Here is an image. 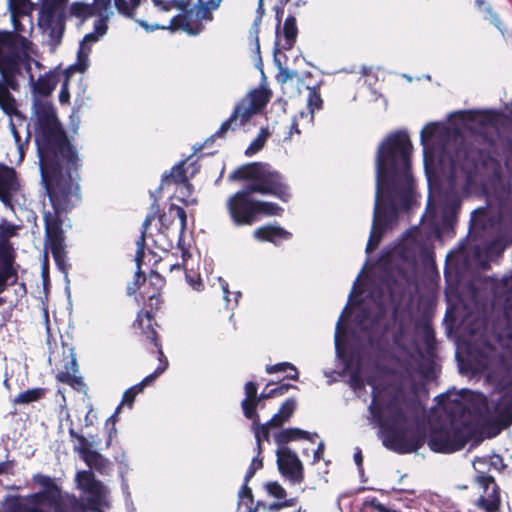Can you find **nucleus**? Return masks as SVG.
I'll use <instances>...</instances> for the list:
<instances>
[{"label": "nucleus", "instance_id": "58", "mask_svg": "<svg viewBox=\"0 0 512 512\" xmlns=\"http://www.w3.org/2000/svg\"><path fill=\"white\" fill-rule=\"evenodd\" d=\"M144 256H145V250H143L142 248L136 250V255H135V261L137 264L136 272L142 273L141 264L143 262Z\"/></svg>", "mask_w": 512, "mask_h": 512}, {"label": "nucleus", "instance_id": "25", "mask_svg": "<svg viewBox=\"0 0 512 512\" xmlns=\"http://www.w3.org/2000/svg\"><path fill=\"white\" fill-rule=\"evenodd\" d=\"M374 310L375 311L373 313H371L367 308L362 310L359 315L362 329L374 331L377 326H379L381 320L385 316V307L383 304H376Z\"/></svg>", "mask_w": 512, "mask_h": 512}, {"label": "nucleus", "instance_id": "50", "mask_svg": "<svg viewBox=\"0 0 512 512\" xmlns=\"http://www.w3.org/2000/svg\"><path fill=\"white\" fill-rule=\"evenodd\" d=\"M291 388H296L294 385L288 383L278 384L276 387L272 388V392L274 393V397L281 396L287 393Z\"/></svg>", "mask_w": 512, "mask_h": 512}, {"label": "nucleus", "instance_id": "15", "mask_svg": "<svg viewBox=\"0 0 512 512\" xmlns=\"http://www.w3.org/2000/svg\"><path fill=\"white\" fill-rule=\"evenodd\" d=\"M80 167L78 152L66 136V212L81 202Z\"/></svg>", "mask_w": 512, "mask_h": 512}, {"label": "nucleus", "instance_id": "39", "mask_svg": "<svg viewBox=\"0 0 512 512\" xmlns=\"http://www.w3.org/2000/svg\"><path fill=\"white\" fill-rule=\"evenodd\" d=\"M288 369L292 370L294 373L287 375L286 377L291 380H298L299 374H298L296 367L293 364L288 363V362L277 363L275 365H268L266 367V372L268 374H273V373H277V372H285Z\"/></svg>", "mask_w": 512, "mask_h": 512}, {"label": "nucleus", "instance_id": "55", "mask_svg": "<svg viewBox=\"0 0 512 512\" xmlns=\"http://www.w3.org/2000/svg\"><path fill=\"white\" fill-rule=\"evenodd\" d=\"M107 432V441H106V447H110L112 444L113 438L117 435V429L116 426L109 425L108 427H105Z\"/></svg>", "mask_w": 512, "mask_h": 512}, {"label": "nucleus", "instance_id": "57", "mask_svg": "<svg viewBox=\"0 0 512 512\" xmlns=\"http://www.w3.org/2000/svg\"><path fill=\"white\" fill-rule=\"evenodd\" d=\"M274 397V393L272 392V389L270 390H267V388L264 389V391H262V393L258 396H256V399H254L255 403H256V407L260 404V402L263 400V399H269V398H273Z\"/></svg>", "mask_w": 512, "mask_h": 512}, {"label": "nucleus", "instance_id": "36", "mask_svg": "<svg viewBox=\"0 0 512 512\" xmlns=\"http://www.w3.org/2000/svg\"><path fill=\"white\" fill-rule=\"evenodd\" d=\"M487 219V210L484 207L478 208L471 213L469 224V235H472L479 229L485 228Z\"/></svg>", "mask_w": 512, "mask_h": 512}, {"label": "nucleus", "instance_id": "42", "mask_svg": "<svg viewBox=\"0 0 512 512\" xmlns=\"http://www.w3.org/2000/svg\"><path fill=\"white\" fill-rule=\"evenodd\" d=\"M263 467V460L261 457H258V456H255L251 463H250V466L248 467L247 471H246V474H245V477H244V481L245 482H249L255 475V473L260 470L261 468Z\"/></svg>", "mask_w": 512, "mask_h": 512}, {"label": "nucleus", "instance_id": "26", "mask_svg": "<svg viewBox=\"0 0 512 512\" xmlns=\"http://www.w3.org/2000/svg\"><path fill=\"white\" fill-rule=\"evenodd\" d=\"M70 371H66V385L78 392L87 393L88 387L79 374L78 364L73 349L70 350Z\"/></svg>", "mask_w": 512, "mask_h": 512}, {"label": "nucleus", "instance_id": "46", "mask_svg": "<svg viewBox=\"0 0 512 512\" xmlns=\"http://www.w3.org/2000/svg\"><path fill=\"white\" fill-rule=\"evenodd\" d=\"M169 210L176 212V215H177V217L180 220L181 232H183L185 230V228H186V223H187V215H186L185 209L180 207V206H178V205L172 204L170 206Z\"/></svg>", "mask_w": 512, "mask_h": 512}, {"label": "nucleus", "instance_id": "62", "mask_svg": "<svg viewBox=\"0 0 512 512\" xmlns=\"http://www.w3.org/2000/svg\"><path fill=\"white\" fill-rule=\"evenodd\" d=\"M354 461H355L356 465L358 466V468L362 469L363 456H362L361 449L359 447L355 448Z\"/></svg>", "mask_w": 512, "mask_h": 512}, {"label": "nucleus", "instance_id": "59", "mask_svg": "<svg viewBox=\"0 0 512 512\" xmlns=\"http://www.w3.org/2000/svg\"><path fill=\"white\" fill-rule=\"evenodd\" d=\"M96 418V415L95 413H93V409L90 408L84 415V422H85V426L88 427V426H91L93 425L94 423V419Z\"/></svg>", "mask_w": 512, "mask_h": 512}, {"label": "nucleus", "instance_id": "34", "mask_svg": "<svg viewBox=\"0 0 512 512\" xmlns=\"http://www.w3.org/2000/svg\"><path fill=\"white\" fill-rule=\"evenodd\" d=\"M283 212V208L274 202L257 200L256 217L257 221L261 216H279Z\"/></svg>", "mask_w": 512, "mask_h": 512}, {"label": "nucleus", "instance_id": "18", "mask_svg": "<svg viewBox=\"0 0 512 512\" xmlns=\"http://www.w3.org/2000/svg\"><path fill=\"white\" fill-rule=\"evenodd\" d=\"M16 253L8 241L0 242V294L3 293L8 285L17 282L18 273L15 264ZM3 303L0 299V305Z\"/></svg>", "mask_w": 512, "mask_h": 512}, {"label": "nucleus", "instance_id": "8", "mask_svg": "<svg viewBox=\"0 0 512 512\" xmlns=\"http://www.w3.org/2000/svg\"><path fill=\"white\" fill-rule=\"evenodd\" d=\"M34 480L42 489L27 496H8L4 512H64L61 486L42 474L35 475Z\"/></svg>", "mask_w": 512, "mask_h": 512}, {"label": "nucleus", "instance_id": "19", "mask_svg": "<svg viewBox=\"0 0 512 512\" xmlns=\"http://www.w3.org/2000/svg\"><path fill=\"white\" fill-rule=\"evenodd\" d=\"M277 465L280 473L293 483L303 481V467L297 454L289 447H281L276 451Z\"/></svg>", "mask_w": 512, "mask_h": 512}, {"label": "nucleus", "instance_id": "30", "mask_svg": "<svg viewBox=\"0 0 512 512\" xmlns=\"http://www.w3.org/2000/svg\"><path fill=\"white\" fill-rule=\"evenodd\" d=\"M296 409V401L294 398H288L281 405L279 411L273 415L270 419V423H275L276 426L280 427L287 422L293 415Z\"/></svg>", "mask_w": 512, "mask_h": 512}, {"label": "nucleus", "instance_id": "63", "mask_svg": "<svg viewBox=\"0 0 512 512\" xmlns=\"http://www.w3.org/2000/svg\"><path fill=\"white\" fill-rule=\"evenodd\" d=\"M153 219H154L153 215L146 216L145 220L142 223V231L141 232L146 233V231L148 230L149 226L151 225V222Z\"/></svg>", "mask_w": 512, "mask_h": 512}, {"label": "nucleus", "instance_id": "43", "mask_svg": "<svg viewBox=\"0 0 512 512\" xmlns=\"http://www.w3.org/2000/svg\"><path fill=\"white\" fill-rule=\"evenodd\" d=\"M364 510L367 508H371L377 512H395L396 510H391L384 506L382 503L378 501L376 497L367 498L363 502Z\"/></svg>", "mask_w": 512, "mask_h": 512}, {"label": "nucleus", "instance_id": "40", "mask_svg": "<svg viewBox=\"0 0 512 512\" xmlns=\"http://www.w3.org/2000/svg\"><path fill=\"white\" fill-rule=\"evenodd\" d=\"M268 138V132L264 129L260 131L258 136L251 142V144L246 148L245 155L252 156L259 152L265 145V142Z\"/></svg>", "mask_w": 512, "mask_h": 512}, {"label": "nucleus", "instance_id": "13", "mask_svg": "<svg viewBox=\"0 0 512 512\" xmlns=\"http://www.w3.org/2000/svg\"><path fill=\"white\" fill-rule=\"evenodd\" d=\"M69 435L73 442L74 450L90 470L93 469L101 475H109L111 473L113 468L112 462L98 451L92 449V442L88 441L82 434H78L73 424L69 428Z\"/></svg>", "mask_w": 512, "mask_h": 512}, {"label": "nucleus", "instance_id": "29", "mask_svg": "<svg viewBox=\"0 0 512 512\" xmlns=\"http://www.w3.org/2000/svg\"><path fill=\"white\" fill-rule=\"evenodd\" d=\"M298 29L296 25V18L293 15H288L283 24V42L279 40V45L284 50H289L293 47Z\"/></svg>", "mask_w": 512, "mask_h": 512}, {"label": "nucleus", "instance_id": "11", "mask_svg": "<svg viewBox=\"0 0 512 512\" xmlns=\"http://www.w3.org/2000/svg\"><path fill=\"white\" fill-rule=\"evenodd\" d=\"M75 483L76 488L87 495L86 502L66 493V512H100L99 506L107 493L102 482L95 479L91 470H81L76 473Z\"/></svg>", "mask_w": 512, "mask_h": 512}, {"label": "nucleus", "instance_id": "47", "mask_svg": "<svg viewBox=\"0 0 512 512\" xmlns=\"http://www.w3.org/2000/svg\"><path fill=\"white\" fill-rule=\"evenodd\" d=\"M17 227L11 223L4 221L0 224V235L2 237H12L16 234Z\"/></svg>", "mask_w": 512, "mask_h": 512}, {"label": "nucleus", "instance_id": "16", "mask_svg": "<svg viewBox=\"0 0 512 512\" xmlns=\"http://www.w3.org/2000/svg\"><path fill=\"white\" fill-rule=\"evenodd\" d=\"M39 24L60 39L64 33V0H42Z\"/></svg>", "mask_w": 512, "mask_h": 512}, {"label": "nucleus", "instance_id": "52", "mask_svg": "<svg viewBox=\"0 0 512 512\" xmlns=\"http://www.w3.org/2000/svg\"><path fill=\"white\" fill-rule=\"evenodd\" d=\"M69 124L73 133H76L79 128L80 117L75 110L69 116Z\"/></svg>", "mask_w": 512, "mask_h": 512}, {"label": "nucleus", "instance_id": "12", "mask_svg": "<svg viewBox=\"0 0 512 512\" xmlns=\"http://www.w3.org/2000/svg\"><path fill=\"white\" fill-rule=\"evenodd\" d=\"M134 327L141 328L145 340L153 346L151 353H157L159 365L155 371L146 376L140 383L130 387L138 395L141 393L146 385L154 381L159 375H161L168 367V360L165 357L161 344L157 337V332L151 328V314L148 311H140L137 314V318L133 323Z\"/></svg>", "mask_w": 512, "mask_h": 512}, {"label": "nucleus", "instance_id": "1", "mask_svg": "<svg viewBox=\"0 0 512 512\" xmlns=\"http://www.w3.org/2000/svg\"><path fill=\"white\" fill-rule=\"evenodd\" d=\"M26 40L25 58L14 77L25 68L29 74L32 92V119L39 160L41 184L48 196L51 210L44 212L46 247L55 258L60 271L64 272V236L62 214L64 212V127L54 105L47 99L58 83L55 72L49 71L35 81L31 74V42ZM16 81V79L14 78Z\"/></svg>", "mask_w": 512, "mask_h": 512}, {"label": "nucleus", "instance_id": "53", "mask_svg": "<svg viewBox=\"0 0 512 512\" xmlns=\"http://www.w3.org/2000/svg\"><path fill=\"white\" fill-rule=\"evenodd\" d=\"M433 132H434V128L430 125H427L422 129L420 138H421V143L424 146V150H426L425 142H426L427 138H429L433 135Z\"/></svg>", "mask_w": 512, "mask_h": 512}, {"label": "nucleus", "instance_id": "51", "mask_svg": "<svg viewBox=\"0 0 512 512\" xmlns=\"http://www.w3.org/2000/svg\"><path fill=\"white\" fill-rule=\"evenodd\" d=\"M263 14H264L263 0H259L258 8H257V17H256V19L254 20V23H253V29H254L256 34L259 31V25H260V22H261Z\"/></svg>", "mask_w": 512, "mask_h": 512}, {"label": "nucleus", "instance_id": "45", "mask_svg": "<svg viewBox=\"0 0 512 512\" xmlns=\"http://www.w3.org/2000/svg\"><path fill=\"white\" fill-rule=\"evenodd\" d=\"M322 106V99L320 94L315 89L309 90L308 96V107L311 113L314 112L315 109H320Z\"/></svg>", "mask_w": 512, "mask_h": 512}, {"label": "nucleus", "instance_id": "28", "mask_svg": "<svg viewBox=\"0 0 512 512\" xmlns=\"http://www.w3.org/2000/svg\"><path fill=\"white\" fill-rule=\"evenodd\" d=\"M245 398L241 401L243 414L246 418L256 417V403L254 399L257 396V385L253 381H248L244 387Z\"/></svg>", "mask_w": 512, "mask_h": 512}, {"label": "nucleus", "instance_id": "7", "mask_svg": "<svg viewBox=\"0 0 512 512\" xmlns=\"http://www.w3.org/2000/svg\"><path fill=\"white\" fill-rule=\"evenodd\" d=\"M155 7L167 12L172 9L181 10L182 13L174 16L168 26H149L144 20H135L146 31L156 29L183 30L190 35H198L205 29V24L212 22L215 11L210 5V0H152Z\"/></svg>", "mask_w": 512, "mask_h": 512}, {"label": "nucleus", "instance_id": "17", "mask_svg": "<svg viewBox=\"0 0 512 512\" xmlns=\"http://www.w3.org/2000/svg\"><path fill=\"white\" fill-rule=\"evenodd\" d=\"M460 248L464 250L467 262L483 270L489 268L490 261L499 256L503 250L500 241L496 239L475 242L469 249L461 243Z\"/></svg>", "mask_w": 512, "mask_h": 512}, {"label": "nucleus", "instance_id": "9", "mask_svg": "<svg viewBox=\"0 0 512 512\" xmlns=\"http://www.w3.org/2000/svg\"><path fill=\"white\" fill-rule=\"evenodd\" d=\"M465 405V401L458 402L455 400L454 410L460 412V417H453L448 424L431 431L428 438L429 448L437 453H453L461 450L470 440L474 431L472 417L466 418L468 411L463 412L461 406Z\"/></svg>", "mask_w": 512, "mask_h": 512}, {"label": "nucleus", "instance_id": "64", "mask_svg": "<svg viewBox=\"0 0 512 512\" xmlns=\"http://www.w3.org/2000/svg\"><path fill=\"white\" fill-rule=\"evenodd\" d=\"M145 237H146V233L141 232L140 237H139V238H138V240L136 241L137 249L142 248L143 250H145V246H146V243H145Z\"/></svg>", "mask_w": 512, "mask_h": 512}, {"label": "nucleus", "instance_id": "33", "mask_svg": "<svg viewBox=\"0 0 512 512\" xmlns=\"http://www.w3.org/2000/svg\"><path fill=\"white\" fill-rule=\"evenodd\" d=\"M141 0H114L117 12L123 17L134 19Z\"/></svg>", "mask_w": 512, "mask_h": 512}, {"label": "nucleus", "instance_id": "35", "mask_svg": "<svg viewBox=\"0 0 512 512\" xmlns=\"http://www.w3.org/2000/svg\"><path fill=\"white\" fill-rule=\"evenodd\" d=\"M45 390L42 388L28 389L19 393L13 400L14 404L22 405L29 404L41 399L44 396Z\"/></svg>", "mask_w": 512, "mask_h": 512}, {"label": "nucleus", "instance_id": "4", "mask_svg": "<svg viewBox=\"0 0 512 512\" xmlns=\"http://www.w3.org/2000/svg\"><path fill=\"white\" fill-rule=\"evenodd\" d=\"M228 178L230 181H249L242 190L230 196L226 203L231 220L236 226L252 225L257 221V200L251 194L272 195L283 202L291 198L290 188L284 177L266 163L242 165L231 172Z\"/></svg>", "mask_w": 512, "mask_h": 512}, {"label": "nucleus", "instance_id": "3", "mask_svg": "<svg viewBox=\"0 0 512 512\" xmlns=\"http://www.w3.org/2000/svg\"><path fill=\"white\" fill-rule=\"evenodd\" d=\"M409 410L410 402L401 386H373L368 419L379 428L383 446L399 454L415 452L423 444L419 432L408 430Z\"/></svg>", "mask_w": 512, "mask_h": 512}, {"label": "nucleus", "instance_id": "24", "mask_svg": "<svg viewBox=\"0 0 512 512\" xmlns=\"http://www.w3.org/2000/svg\"><path fill=\"white\" fill-rule=\"evenodd\" d=\"M460 208L461 200L457 195L453 194L446 198L442 212V224L445 228L454 226Z\"/></svg>", "mask_w": 512, "mask_h": 512}, {"label": "nucleus", "instance_id": "54", "mask_svg": "<svg viewBox=\"0 0 512 512\" xmlns=\"http://www.w3.org/2000/svg\"><path fill=\"white\" fill-rule=\"evenodd\" d=\"M121 409H122V403H120L116 407L114 413L106 420L105 427H108L109 425L116 426V423L118 421V414L120 413Z\"/></svg>", "mask_w": 512, "mask_h": 512}, {"label": "nucleus", "instance_id": "5", "mask_svg": "<svg viewBox=\"0 0 512 512\" xmlns=\"http://www.w3.org/2000/svg\"><path fill=\"white\" fill-rule=\"evenodd\" d=\"M25 45L26 40L23 37L14 35L13 32H0V109L9 117V128L20 158L24 157L30 133L27 132L23 140L17 130L15 121L22 125L25 117L17 109L16 100L10 90L18 89L14 74L25 58Z\"/></svg>", "mask_w": 512, "mask_h": 512}, {"label": "nucleus", "instance_id": "23", "mask_svg": "<svg viewBox=\"0 0 512 512\" xmlns=\"http://www.w3.org/2000/svg\"><path fill=\"white\" fill-rule=\"evenodd\" d=\"M292 234L279 226H262L254 231V237L260 241L279 244L282 240L290 239Z\"/></svg>", "mask_w": 512, "mask_h": 512}, {"label": "nucleus", "instance_id": "49", "mask_svg": "<svg viewBox=\"0 0 512 512\" xmlns=\"http://www.w3.org/2000/svg\"><path fill=\"white\" fill-rule=\"evenodd\" d=\"M136 396H137V394L135 393V391H133V389H131V388H128L123 393L122 401L120 403H122V406L124 404H127L129 407H132Z\"/></svg>", "mask_w": 512, "mask_h": 512}, {"label": "nucleus", "instance_id": "38", "mask_svg": "<svg viewBox=\"0 0 512 512\" xmlns=\"http://www.w3.org/2000/svg\"><path fill=\"white\" fill-rule=\"evenodd\" d=\"M249 482L243 483L241 490L238 493L239 501L238 506L245 505L247 512H257V507L253 508V494L251 488L248 486Z\"/></svg>", "mask_w": 512, "mask_h": 512}, {"label": "nucleus", "instance_id": "20", "mask_svg": "<svg viewBox=\"0 0 512 512\" xmlns=\"http://www.w3.org/2000/svg\"><path fill=\"white\" fill-rule=\"evenodd\" d=\"M492 303L503 310L512 308V272L493 283Z\"/></svg>", "mask_w": 512, "mask_h": 512}, {"label": "nucleus", "instance_id": "48", "mask_svg": "<svg viewBox=\"0 0 512 512\" xmlns=\"http://www.w3.org/2000/svg\"><path fill=\"white\" fill-rule=\"evenodd\" d=\"M144 281H145V277H144L143 273L136 272L135 280L127 286V294L128 295L134 294L138 290V288L140 286V282H144Z\"/></svg>", "mask_w": 512, "mask_h": 512}, {"label": "nucleus", "instance_id": "31", "mask_svg": "<svg viewBox=\"0 0 512 512\" xmlns=\"http://www.w3.org/2000/svg\"><path fill=\"white\" fill-rule=\"evenodd\" d=\"M248 419L252 421L251 429L254 433L255 439H260L261 441H269L270 428H276V424L270 423V420L261 424L258 412L256 413V417H251Z\"/></svg>", "mask_w": 512, "mask_h": 512}, {"label": "nucleus", "instance_id": "6", "mask_svg": "<svg viewBox=\"0 0 512 512\" xmlns=\"http://www.w3.org/2000/svg\"><path fill=\"white\" fill-rule=\"evenodd\" d=\"M112 14L111 0H93L91 5L81 2H75L70 5L68 15L66 14V20L74 18L77 20V25L80 26L93 16H97V19L94 21V31L86 34L79 43L76 62L66 67V81L73 73H82L87 69L88 57L91 51L90 46L106 33L108 29L107 23Z\"/></svg>", "mask_w": 512, "mask_h": 512}, {"label": "nucleus", "instance_id": "2", "mask_svg": "<svg viewBox=\"0 0 512 512\" xmlns=\"http://www.w3.org/2000/svg\"><path fill=\"white\" fill-rule=\"evenodd\" d=\"M412 143L407 131L388 134L375 156L376 191L373 221L366 252L379 244L382 234L398 219V209L407 210L415 198V180L411 170Z\"/></svg>", "mask_w": 512, "mask_h": 512}, {"label": "nucleus", "instance_id": "21", "mask_svg": "<svg viewBox=\"0 0 512 512\" xmlns=\"http://www.w3.org/2000/svg\"><path fill=\"white\" fill-rule=\"evenodd\" d=\"M18 189L16 173L13 168L0 166V200L7 206L11 204L12 193Z\"/></svg>", "mask_w": 512, "mask_h": 512}, {"label": "nucleus", "instance_id": "22", "mask_svg": "<svg viewBox=\"0 0 512 512\" xmlns=\"http://www.w3.org/2000/svg\"><path fill=\"white\" fill-rule=\"evenodd\" d=\"M317 437L318 434L316 432L310 433L300 428H286L275 434L274 440L278 445V448H281L287 447L286 444L291 441H297L302 439L314 443Z\"/></svg>", "mask_w": 512, "mask_h": 512}, {"label": "nucleus", "instance_id": "14", "mask_svg": "<svg viewBox=\"0 0 512 512\" xmlns=\"http://www.w3.org/2000/svg\"><path fill=\"white\" fill-rule=\"evenodd\" d=\"M488 462L486 457L476 458L473 462L474 469L478 473L475 480L484 489V495L478 499L477 505L485 512H496L500 506L499 487L494 478L483 470Z\"/></svg>", "mask_w": 512, "mask_h": 512}, {"label": "nucleus", "instance_id": "32", "mask_svg": "<svg viewBox=\"0 0 512 512\" xmlns=\"http://www.w3.org/2000/svg\"><path fill=\"white\" fill-rule=\"evenodd\" d=\"M8 8L11 13L14 28L17 30L16 17L18 15L29 14L33 9V5L30 0H8Z\"/></svg>", "mask_w": 512, "mask_h": 512}, {"label": "nucleus", "instance_id": "37", "mask_svg": "<svg viewBox=\"0 0 512 512\" xmlns=\"http://www.w3.org/2000/svg\"><path fill=\"white\" fill-rule=\"evenodd\" d=\"M382 286L387 291L388 298L393 299L403 292V285L391 274L387 273L382 279Z\"/></svg>", "mask_w": 512, "mask_h": 512}, {"label": "nucleus", "instance_id": "41", "mask_svg": "<svg viewBox=\"0 0 512 512\" xmlns=\"http://www.w3.org/2000/svg\"><path fill=\"white\" fill-rule=\"evenodd\" d=\"M504 165L507 171L512 174V139H507L503 143Z\"/></svg>", "mask_w": 512, "mask_h": 512}, {"label": "nucleus", "instance_id": "27", "mask_svg": "<svg viewBox=\"0 0 512 512\" xmlns=\"http://www.w3.org/2000/svg\"><path fill=\"white\" fill-rule=\"evenodd\" d=\"M185 161H180L178 164L172 167L169 174L162 176L160 189H162L171 179L176 184H182L190 193L192 184L188 181L185 170Z\"/></svg>", "mask_w": 512, "mask_h": 512}, {"label": "nucleus", "instance_id": "10", "mask_svg": "<svg viewBox=\"0 0 512 512\" xmlns=\"http://www.w3.org/2000/svg\"><path fill=\"white\" fill-rule=\"evenodd\" d=\"M270 97L271 92L263 87L254 88L249 91L236 103L230 117L205 141V145L212 142L214 138H224L229 129L235 130L236 126L246 125L255 114L259 113L267 105Z\"/></svg>", "mask_w": 512, "mask_h": 512}, {"label": "nucleus", "instance_id": "60", "mask_svg": "<svg viewBox=\"0 0 512 512\" xmlns=\"http://www.w3.org/2000/svg\"><path fill=\"white\" fill-rule=\"evenodd\" d=\"M186 280L193 289H195V290L201 289L202 282L199 277L197 279H194V278L190 277L188 274H186Z\"/></svg>", "mask_w": 512, "mask_h": 512}, {"label": "nucleus", "instance_id": "56", "mask_svg": "<svg viewBox=\"0 0 512 512\" xmlns=\"http://www.w3.org/2000/svg\"><path fill=\"white\" fill-rule=\"evenodd\" d=\"M13 466V461L0 462V474H12Z\"/></svg>", "mask_w": 512, "mask_h": 512}, {"label": "nucleus", "instance_id": "61", "mask_svg": "<svg viewBox=\"0 0 512 512\" xmlns=\"http://www.w3.org/2000/svg\"><path fill=\"white\" fill-rule=\"evenodd\" d=\"M325 445L323 442H320L317 446V449L314 452V462H318L323 458Z\"/></svg>", "mask_w": 512, "mask_h": 512}, {"label": "nucleus", "instance_id": "44", "mask_svg": "<svg viewBox=\"0 0 512 512\" xmlns=\"http://www.w3.org/2000/svg\"><path fill=\"white\" fill-rule=\"evenodd\" d=\"M267 492L278 499H283L286 497L285 489L277 482H269L266 484Z\"/></svg>", "mask_w": 512, "mask_h": 512}]
</instances>
